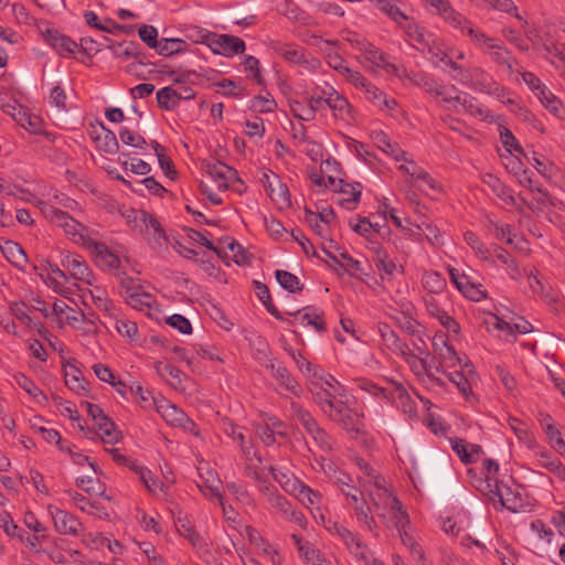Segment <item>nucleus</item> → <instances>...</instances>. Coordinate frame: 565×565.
Masks as SVG:
<instances>
[{
    "label": "nucleus",
    "instance_id": "obj_1",
    "mask_svg": "<svg viewBox=\"0 0 565 565\" xmlns=\"http://www.w3.org/2000/svg\"><path fill=\"white\" fill-rule=\"evenodd\" d=\"M315 404L333 423L349 433L361 429L360 415L348 405L347 391L331 374L310 380L307 384Z\"/></svg>",
    "mask_w": 565,
    "mask_h": 565
},
{
    "label": "nucleus",
    "instance_id": "obj_2",
    "mask_svg": "<svg viewBox=\"0 0 565 565\" xmlns=\"http://www.w3.org/2000/svg\"><path fill=\"white\" fill-rule=\"evenodd\" d=\"M472 44L499 67L503 68L510 76L520 73L519 61L504 43L495 38L486 34L482 30L471 26L466 33Z\"/></svg>",
    "mask_w": 565,
    "mask_h": 565
},
{
    "label": "nucleus",
    "instance_id": "obj_3",
    "mask_svg": "<svg viewBox=\"0 0 565 565\" xmlns=\"http://www.w3.org/2000/svg\"><path fill=\"white\" fill-rule=\"evenodd\" d=\"M42 214L54 225L63 228L65 235L75 244L88 249L95 238L90 235L89 230L73 218L68 213L44 202L38 201Z\"/></svg>",
    "mask_w": 565,
    "mask_h": 565
},
{
    "label": "nucleus",
    "instance_id": "obj_4",
    "mask_svg": "<svg viewBox=\"0 0 565 565\" xmlns=\"http://www.w3.org/2000/svg\"><path fill=\"white\" fill-rule=\"evenodd\" d=\"M290 408L292 418L303 427L319 450L322 452H330L332 450L333 440L331 436L318 424L311 413L295 402H291Z\"/></svg>",
    "mask_w": 565,
    "mask_h": 565
},
{
    "label": "nucleus",
    "instance_id": "obj_5",
    "mask_svg": "<svg viewBox=\"0 0 565 565\" xmlns=\"http://www.w3.org/2000/svg\"><path fill=\"white\" fill-rule=\"evenodd\" d=\"M196 42L206 44L215 54L232 57L245 51V42L235 35L216 34L207 30L196 31Z\"/></svg>",
    "mask_w": 565,
    "mask_h": 565
},
{
    "label": "nucleus",
    "instance_id": "obj_6",
    "mask_svg": "<svg viewBox=\"0 0 565 565\" xmlns=\"http://www.w3.org/2000/svg\"><path fill=\"white\" fill-rule=\"evenodd\" d=\"M425 8L438 14L443 20L454 29L466 35L473 23L461 13L457 12L449 0H422Z\"/></svg>",
    "mask_w": 565,
    "mask_h": 565
},
{
    "label": "nucleus",
    "instance_id": "obj_7",
    "mask_svg": "<svg viewBox=\"0 0 565 565\" xmlns=\"http://www.w3.org/2000/svg\"><path fill=\"white\" fill-rule=\"evenodd\" d=\"M354 43L363 53L365 61L371 64L373 71L382 70L386 74L402 75V66L391 63L387 55L372 43L365 40H355Z\"/></svg>",
    "mask_w": 565,
    "mask_h": 565
},
{
    "label": "nucleus",
    "instance_id": "obj_8",
    "mask_svg": "<svg viewBox=\"0 0 565 565\" xmlns=\"http://www.w3.org/2000/svg\"><path fill=\"white\" fill-rule=\"evenodd\" d=\"M367 491L377 516L386 521L388 510L398 503V499L386 488V480L383 477H376L375 483L370 486Z\"/></svg>",
    "mask_w": 565,
    "mask_h": 565
},
{
    "label": "nucleus",
    "instance_id": "obj_9",
    "mask_svg": "<svg viewBox=\"0 0 565 565\" xmlns=\"http://www.w3.org/2000/svg\"><path fill=\"white\" fill-rule=\"evenodd\" d=\"M203 168L221 191L227 190L231 182L238 180L237 171L221 161L213 160L205 162Z\"/></svg>",
    "mask_w": 565,
    "mask_h": 565
},
{
    "label": "nucleus",
    "instance_id": "obj_10",
    "mask_svg": "<svg viewBox=\"0 0 565 565\" xmlns=\"http://www.w3.org/2000/svg\"><path fill=\"white\" fill-rule=\"evenodd\" d=\"M121 286L125 290V298L129 306L137 310H143L151 307L152 296L146 292L141 287L130 277L121 280Z\"/></svg>",
    "mask_w": 565,
    "mask_h": 565
},
{
    "label": "nucleus",
    "instance_id": "obj_11",
    "mask_svg": "<svg viewBox=\"0 0 565 565\" xmlns=\"http://www.w3.org/2000/svg\"><path fill=\"white\" fill-rule=\"evenodd\" d=\"M61 264L75 280H81L88 285L92 284V270L82 256L70 252L63 253Z\"/></svg>",
    "mask_w": 565,
    "mask_h": 565
},
{
    "label": "nucleus",
    "instance_id": "obj_12",
    "mask_svg": "<svg viewBox=\"0 0 565 565\" xmlns=\"http://www.w3.org/2000/svg\"><path fill=\"white\" fill-rule=\"evenodd\" d=\"M260 182L273 201L285 206L290 204L289 190L277 174L271 171H265L263 172Z\"/></svg>",
    "mask_w": 565,
    "mask_h": 565
},
{
    "label": "nucleus",
    "instance_id": "obj_13",
    "mask_svg": "<svg viewBox=\"0 0 565 565\" xmlns=\"http://www.w3.org/2000/svg\"><path fill=\"white\" fill-rule=\"evenodd\" d=\"M433 349L438 358V361L444 365L445 369L456 367L461 365V359L456 352L455 348L448 343L446 334H436L433 338Z\"/></svg>",
    "mask_w": 565,
    "mask_h": 565
},
{
    "label": "nucleus",
    "instance_id": "obj_14",
    "mask_svg": "<svg viewBox=\"0 0 565 565\" xmlns=\"http://www.w3.org/2000/svg\"><path fill=\"white\" fill-rule=\"evenodd\" d=\"M449 276L454 285L465 297L473 301H479L484 298L481 285L473 282L467 274L461 273L457 268H450Z\"/></svg>",
    "mask_w": 565,
    "mask_h": 565
},
{
    "label": "nucleus",
    "instance_id": "obj_15",
    "mask_svg": "<svg viewBox=\"0 0 565 565\" xmlns=\"http://www.w3.org/2000/svg\"><path fill=\"white\" fill-rule=\"evenodd\" d=\"M267 367L271 370V376L279 383V385L287 392L291 393L295 396H300L302 393V387L296 381V379L290 374L285 365L277 362L276 360H270L267 364Z\"/></svg>",
    "mask_w": 565,
    "mask_h": 565
},
{
    "label": "nucleus",
    "instance_id": "obj_16",
    "mask_svg": "<svg viewBox=\"0 0 565 565\" xmlns=\"http://www.w3.org/2000/svg\"><path fill=\"white\" fill-rule=\"evenodd\" d=\"M493 488L494 489H491L490 492L499 498V501L503 508L514 513L523 509V501L520 492L511 489L502 481L499 482L498 480H494Z\"/></svg>",
    "mask_w": 565,
    "mask_h": 565
},
{
    "label": "nucleus",
    "instance_id": "obj_17",
    "mask_svg": "<svg viewBox=\"0 0 565 565\" xmlns=\"http://www.w3.org/2000/svg\"><path fill=\"white\" fill-rule=\"evenodd\" d=\"M326 105L332 110L335 118L349 120L351 118V105L348 99L340 95L333 87L323 89Z\"/></svg>",
    "mask_w": 565,
    "mask_h": 565
},
{
    "label": "nucleus",
    "instance_id": "obj_18",
    "mask_svg": "<svg viewBox=\"0 0 565 565\" xmlns=\"http://www.w3.org/2000/svg\"><path fill=\"white\" fill-rule=\"evenodd\" d=\"M450 445L459 459L465 465L478 461L483 454L482 447L476 444H469L462 438H451Z\"/></svg>",
    "mask_w": 565,
    "mask_h": 565
},
{
    "label": "nucleus",
    "instance_id": "obj_19",
    "mask_svg": "<svg viewBox=\"0 0 565 565\" xmlns=\"http://www.w3.org/2000/svg\"><path fill=\"white\" fill-rule=\"evenodd\" d=\"M401 73L402 75H397V77L409 81V83L425 89L431 95L441 93L439 83L425 72H409L402 66Z\"/></svg>",
    "mask_w": 565,
    "mask_h": 565
},
{
    "label": "nucleus",
    "instance_id": "obj_20",
    "mask_svg": "<svg viewBox=\"0 0 565 565\" xmlns=\"http://www.w3.org/2000/svg\"><path fill=\"white\" fill-rule=\"evenodd\" d=\"M303 326L312 327L317 332L322 333L327 330L323 312L315 307H306L303 309L290 312Z\"/></svg>",
    "mask_w": 565,
    "mask_h": 565
},
{
    "label": "nucleus",
    "instance_id": "obj_21",
    "mask_svg": "<svg viewBox=\"0 0 565 565\" xmlns=\"http://www.w3.org/2000/svg\"><path fill=\"white\" fill-rule=\"evenodd\" d=\"M55 530L62 534L77 535L82 529V523L71 513L54 509L51 511Z\"/></svg>",
    "mask_w": 565,
    "mask_h": 565
},
{
    "label": "nucleus",
    "instance_id": "obj_22",
    "mask_svg": "<svg viewBox=\"0 0 565 565\" xmlns=\"http://www.w3.org/2000/svg\"><path fill=\"white\" fill-rule=\"evenodd\" d=\"M333 533L342 540L351 554L363 559L366 558V546L356 534L338 523L333 525Z\"/></svg>",
    "mask_w": 565,
    "mask_h": 565
},
{
    "label": "nucleus",
    "instance_id": "obj_23",
    "mask_svg": "<svg viewBox=\"0 0 565 565\" xmlns=\"http://www.w3.org/2000/svg\"><path fill=\"white\" fill-rule=\"evenodd\" d=\"M468 84L466 86L480 93L491 94L499 90V86L493 82L492 77L480 67L470 68Z\"/></svg>",
    "mask_w": 565,
    "mask_h": 565
},
{
    "label": "nucleus",
    "instance_id": "obj_24",
    "mask_svg": "<svg viewBox=\"0 0 565 565\" xmlns=\"http://www.w3.org/2000/svg\"><path fill=\"white\" fill-rule=\"evenodd\" d=\"M425 306L429 316L436 318L444 328L454 333L459 332V323L438 305L433 296L425 298Z\"/></svg>",
    "mask_w": 565,
    "mask_h": 565
},
{
    "label": "nucleus",
    "instance_id": "obj_25",
    "mask_svg": "<svg viewBox=\"0 0 565 565\" xmlns=\"http://www.w3.org/2000/svg\"><path fill=\"white\" fill-rule=\"evenodd\" d=\"M65 384L67 387L77 394H85L86 386L85 380L78 367V362L75 359H71L63 364Z\"/></svg>",
    "mask_w": 565,
    "mask_h": 565
},
{
    "label": "nucleus",
    "instance_id": "obj_26",
    "mask_svg": "<svg viewBox=\"0 0 565 565\" xmlns=\"http://www.w3.org/2000/svg\"><path fill=\"white\" fill-rule=\"evenodd\" d=\"M482 182L507 205L515 206L516 200L512 189L505 185L498 177L486 173L482 177Z\"/></svg>",
    "mask_w": 565,
    "mask_h": 565
},
{
    "label": "nucleus",
    "instance_id": "obj_27",
    "mask_svg": "<svg viewBox=\"0 0 565 565\" xmlns=\"http://www.w3.org/2000/svg\"><path fill=\"white\" fill-rule=\"evenodd\" d=\"M45 40L57 54L64 57L73 56L78 49V44L75 41L58 32L49 31Z\"/></svg>",
    "mask_w": 565,
    "mask_h": 565
},
{
    "label": "nucleus",
    "instance_id": "obj_28",
    "mask_svg": "<svg viewBox=\"0 0 565 565\" xmlns=\"http://www.w3.org/2000/svg\"><path fill=\"white\" fill-rule=\"evenodd\" d=\"M337 253H332L326 247L322 248V252L330 258L332 264H329L334 270L343 269L344 271H360L361 263L354 258H352L347 252L341 250L339 247L335 248Z\"/></svg>",
    "mask_w": 565,
    "mask_h": 565
},
{
    "label": "nucleus",
    "instance_id": "obj_29",
    "mask_svg": "<svg viewBox=\"0 0 565 565\" xmlns=\"http://www.w3.org/2000/svg\"><path fill=\"white\" fill-rule=\"evenodd\" d=\"M0 249L4 258L20 270H23L28 264V257L22 246L13 241H4L0 244Z\"/></svg>",
    "mask_w": 565,
    "mask_h": 565
},
{
    "label": "nucleus",
    "instance_id": "obj_30",
    "mask_svg": "<svg viewBox=\"0 0 565 565\" xmlns=\"http://www.w3.org/2000/svg\"><path fill=\"white\" fill-rule=\"evenodd\" d=\"M273 49L278 55L291 64L301 65L307 63L305 49L295 43L277 42L274 44Z\"/></svg>",
    "mask_w": 565,
    "mask_h": 565
},
{
    "label": "nucleus",
    "instance_id": "obj_31",
    "mask_svg": "<svg viewBox=\"0 0 565 565\" xmlns=\"http://www.w3.org/2000/svg\"><path fill=\"white\" fill-rule=\"evenodd\" d=\"M361 92H363L367 100L381 109L393 110L397 105L394 98H388L383 90L371 82H367Z\"/></svg>",
    "mask_w": 565,
    "mask_h": 565
},
{
    "label": "nucleus",
    "instance_id": "obj_32",
    "mask_svg": "<svg viewBox=\"0 0 565 565\" xmlns=\"http://www.w3.org/2000/svg\"><path fill=\"white\" fill-rule=\"evenodd\" d=\"M130 469L139 476L140 481L150 493L166 494L168 492V486L162 481H158L149 469L136 463H131Z\"/></svg>",
    "mask_w": 565,
    "mask_h": 565
},
{
    "label": "nucleus",
    "instance_id": "obj_33",
    "mask_svg": "<svg viewBox=\"0 0 565 565\" xmlns=\"http://www.w3.org/2000/svg\"><path fill=\"white\" fill-rule=\"evenodd\" d=\"M87 250H89L106 267L110 269L119 268V257L114 254L105 243L95 239Z\"/></svg>",
    "mask_w": 565,
    "mask_h": 565
},
{
    "label": "nucleus",
    "instance_id": "obj_34",
    "mask_svg": "<svg viewBox=\"0 0 565 565\" xmlns=\"http://www.w3.org/2000/svg\"><path fill=\"white\" fill-rule=\"evenodd\" d=\"M402 25L412 44L417 50L425 52L428 39L431 38V34H427L416 22L409 21L408 19L404 21Z\"/></svg>",
    "mask_w": 565,
    "mask_h": 565
},
{
    "label": "nucleus",
    "instance_id": "obj_35",
    "mask_svg": "<svg viewBox=\"0 0 565 565\" xmlns=\"http://www.w3.org/2000/svg\"><path fill=\"white\" fill-rule=\"evenodd\" d=\"M458 108L460 109L458 113H467L482 120H488L493 117L488 108L467 94L461 96Z\"/></svg>",
    "mask_w": 565,
    "mask_h": 565
},
{
    "label": "nucleus",
    "instance_id": "obj_36",
    "mask_svg": "<svg viewBox=\"0 0 565 565\" xmlns=\"http://www.w3.org/2000/svg\"><path fill=\"white\" fill-rule=\"evenodd\" d=\"M491 253L492 259L490 262H494V257L502 266L505 267L512 279H519L521 277L520 268L509 252L494 244L491 246Z\"/></svg>",
    "mask_w": 565,
    "mask_h": 565
},
{
    "label": "nucleus",
    "instance_id": "obj_37",
    "mask_svg": "<svg viewBox=\"0 0 565 565\" xmlns=\"http://www.w3.org/2000/svg\"><path fill=\"white\" fill-rule=\"evenodd\" d=\"M334 192H339L344 195L339 203L348 210H353L360 201L362 186L360 183L350 184L342 181L341 185L337 188Z\"/></svg>",
    "mask_w": 565,
    "mask_h": 565
},
{
    "label": "nucleus",
    "instance_id": "obj_38",
    "mask_svg": "<svg viewBox=\"0 0 565 565\" xmlns=\"http://www.w3.org/2000/svg\"><path fill=\"white\" fill-rule=\"evenodd\" d=\"M288 353L292 358L299 371L302 372L305 376L308 379V382L310 380L321 377L323 374L327 373L320 366L310 363L305 356H302V354L299 351L288 350Z\"/></svg>",
    "mask_w": 565,
    "mask_h": 565
},
{
    "label": "nucleus",
    "instance_id": "obj_39",
    "mask_svg": "<svg viewBox=\"0 0 565 565\" xmlns=\"http://www.w3.org/2000/svg\"><path fill=\"white\" fill-rule=\"evenodd\" d=\"M99 435L104 444L114 445L121 438L120 431L116 428L115 424L106 415L99 420L95 422Z\"/></svg>",
    "mask_w": 565,
    "mask_h": 565
},
{
    "label": "nucleus",
    "instance_id": "obj_40",
    "mask_svg": "<svg viewBox=\"0 0 565 565\" xmlns=\"http://www.w3.org/2000/svg\"><path fill=\"white\" fill-rule=\"evenodd\" d=\"M509 426L518 437L529 449H536V438L534 434L529 429L527 425L515 417L509 419Z\"/></svg>",
    "mask_w": 565,
    "mask_h": 565
},
{
    "label": "nucleus",
    "instance_id": "obj_41",
    "mask_svg": "<svg viewBox=\"0 0 565 565\" xmlns=\"http://www.w3.org/2000/svg\"><path fill=\"white\" fill-rule=\"evenodd\" d=\"M268 470L273 475L274 480L278 482L286 492L290 494L297 492L301 481H299L294 475L289 471L277 469L274 466H270Z\"/></svg>",
    "mask_w": 565,
    "mask_h": 565
},
{
    "label": "nucleus",
    "instance_id": "obj_42",
    "mask_svg": "<svg viewBox=\"0 0 565 565\" xmlns=\"http://www.w3.org/2000/svg\"><path fill=\"white\" fill-rule=\"evenodd\" d=\"M461 371H454L448 374V379L456 384L459 391L468 396L471 393V386L469 383V379L465 375V373L471 374L473 371V365L470 362H465L459 365Z\"/></svg>",
    "mask_w": 565,
    "mask_h": 565
},
{
    "label": "nucleus",
    "instance_id": "obj_43",
    "mask_svg": "<svg viewBox=\"0 0 565 565\" xmlns=\"http://www.w3.org/2000/svg\"><path fill=\"white\" fill-rule=\"evenodd\" d=\"M543 47L552 65L559 71H565V46L558 42H546Z\"/></svg>",
    "mask_w": 565,
    "mask_h": 565
},
{
    "label": "nucleus",
    "instance_id": "obj_44",
    "mask_svg": "<svg viewBox=\"0 0 565 565\" xmlns=\"http://www.w3.org/2000/svg\"><path fill=\"white\" fill-rule=\"evenodd\" d=\"M53 312L58 317L64 316V321L72 327H76L77 323L84 321V317H85L82 311H77V310L71 308L64 301H60V300H57L53 303Z\"/></svg>",
    "mask_w": 565,
    "mask_h": 565
},
{
    "label": "nucleus",
    "instance_id": "obj_45",
    "mask_svg": "<svg viewBox=\"0 0 565 565\" xmlns=\"http://www.w3.org/2000/svg\"><path fill=\"white\" fill-rule=\"evenodd\" d=\"M153 218L151 214L143 210H131L127 215V222L130 227L141 235H145Z\"/></svg>",
    "mask_w": 565,
    "mask_h": 565
},
{
    "label": "nucleus",
    "instance_id": "obj_46",
    "mask_svg": "<svg viewBox=\"0 0 565 565\" xmlns=\"http://www.w3.org/2000/svg\"><path fill=\"white\" fill-rule=\"evenodd\" d=\"M292 495L297 497L299 501L311 510H319L320 504L322 503V495L302 482L300 487H298L297 492L292 493Z\"/></svg>",
    "mask_w": 565,
    "mask_h": 565
},
{
    "label": "nucleus",
    "instance_id": "obj_47",
    "mask_svg": "<svg viewBox=\"0 0 565 565\" xmlns=\"http://www.w3.org/2000/svg\"><path fill=\"white\" fill-rule=\"evenodd\" d=\"M399 355L403 356V359L406 361V363L409 365L412 372L416 376L420 377L427 371V369H426L427 363H426L425 359L429 358L430 354H425V356L417 355L407 345L406 350H403V352H401Z\"/></svg>",
    "mask_w": 565,
    "mask_h": 565
},
{
    "label": "nucleus",
    "instance_id": "obj_48",
    "mask_svg": "<svg viewBox=\"0 0 565 565\" xmlns=\"http://www.w3.org/2000/svg\"><path fill=\"white\" fill-rule=\"evenodd\" d=\"M386 525H392L396 530L405 529L409 524V515L404 509L402 502L398 500L397 504H394L387 512V519L384 521Z\"/></svg>",
    "mask_w": 565,
    "mask_h": 565
},
{
    "label": "nucleus",
    "instance_id": "obj_49",
    "mask_svg": "<svg viewBox=\"0 0 565 565\" xmlns=\"http://www.w3.org/2000/svg\"><path fill=\"white\" fill-rule=\"evenodd\" d=\"M375 142L384 153L393 157L395 160L403 159L407 161V159L405 158V151L401 149L397 143H393L385 134H377L375 136Z\"/></svg>",
    "mask_w": 565,
    "mask_h": 565
},
{
    "label": "nucleus",
    "instance_id": "obj_50",
    "mask_svg": "<svg viewBox=\"0 0 565 565\" xmlns=\"http://www.w3.org/2000/svg\"><path fill=\"white\" fill-rule=\"evenodd\" d=\"M158 411L162 418L171 426L178 427L182 423L183 417L186 415L182 409L175 405L164 401L158 406Z\"/></svg>",
    "mask_w": 565,
    "mask_h": 565
},
{
    "label": "nucleus",
    "instance_id": "obj_51",
    "mask_svg": "<svg viewBox=\"0 0 565 565\" xmlns=\"http://www.w3.org/2000/svg\"><path fill=\"white\" fill-rule=\"evenodd\" d=\"M463 239L471 247L478 258L486 262H490L492 259L491 248L487 247L473 232H466L463 234Z\"/></svg>",
    "mask_w": 565,
    "mask_h": 565
},
{
    "label": "nucleus",
    "instance_id": "obj_52",
    "mask_svg": "<svg viewBox=\"0 0 565 565\" xmlns=\"http://www.w3.org/2000/svg\"><path fill=\"white\" fill-rule=\"evenodd\" d=\"M175 526L180 535L185 537L194 547L202 546V539L195 532L192 523L186 518L179 516L175 521Z\"/></svg>",
    "mask_w": 565,
    "mask_h": 565
},
{
    "label": "nucleus",
    "instance_id": "obj_53",
    "mask_svg": "<svg viewBox=\"0 0 565 565\" xmlns=\"http://www.w3.org/2000/svg\"><path fill=\"white\" fill-rule=\"evenodd\" d=\"M380 333L386 347L396 354L406 350L407 344L387 324L380 326Z\"/></svg>",
    "mask_w": 565,
    "mask_h": 565
},
{
    "label": "nucleus",
    "instance_id": "obj_54",
    "mask_svg": "<svg viewBox=\"0 0 565 565\" xmlns=\"http://www.w3.org/2000/svg\"><path fill=\"white\" fill-rule=\"evenodd\" d=\"M536 97L540 99L542 105L553 115L557 117L561 116L563 104L546 86L536 93Z\"/></svg>",
    "mask_w": 565,
    "mask_h": 565
},
{
    "label": "nucleus",
    "instance_id": "obj_55",
    "mask_svg": "<svg viewBox=\"0 0 565 565\" xmlns=\"http://www.w3.org/2000/svg\"><path fill=\"white\" fill-rule=\"evenodd\" d=\"M143 236L152 248H160L167 243L166 233L156 218L152 220Z\"/></svg>",
    "mask_w": 565,
    "mask_h": 565
},
{
    "label": "nucleus",
    "instance_id": "obj_56",
    "mask_svg": "<svg viewBox=\"0 0 565 565\" xmlns=\"http://www.w3.org/2000/svg\"><path fill=\"white\" fill-rule=\"evenodd\" d=\"M222 248H227L232 253L234 262L238 265H245L249 262L248 254L244 247L232 237H224L220 241Z\"/></svg>",
    "mask_w": 565,
    "mask_h": 565
},
{
    "label": "nucleus",
    "instance_id": "obj_57",
    "mask_svg": "<svg viewBox=\"0 0 565 565\" xmlns=\"http://www.w3.org/2000/svg\"><path fill=\"white\" fill-rule=\"evenodd\" d=\"M186 43L181 39H161L156 51L163 56L179 54L185 51Z\"/></svg>",
    "mask_w": 565,
    "mask_h": 565
},
{
    "label": "nucleus",
    "instance_id": "obj_58",
    "mask_svg": "<svg viewBox=\"0 0 565 565\" xmlns=\"http://www.w3.org/2000/svg\"><path fill=\"white\" fill-rule=\"evenodd\" d=\"M277 107V103L274 97L266 93L265 95L255 96L250 100L249 109L254 113L266 114L273 113Z\"/></svg>",
    "mask_w": 565,
    "mask_h": 565
},
{
    "label": "nucleus",
    "instance_id": "obj_59",
    "mask_svg": "<svg viewBox=\"0 0 565 565\" xmlns=\"http://www.w3.org/2000/svg\"><path fill=\"white\" fill-rule=\"evenodd\" d=\"M356 520L362 523L370 532L376 535L377 523L374 516L371 514V508L366 502L360 503L353 508Z\"/></svg>",
    "mask_w": 565,
    "mask_h": 565
},
{
    "label": "nucleus",
    "instance_id": "obj_60",
    "mask_svg": "<svg viewBox=\"0 0 565 565\" xmlns=\"http://www.w3.org/2000/svg\"><path fill=\"white\" fill-rule=\"evenodd\" d=\"M157 102L160 108L166 110L174 109L179 106L178 95L174 87L168 86L157 92Z\"/></svg>",
    "mask_w": 565,
    "mask_h": 565
},
{
    "label": "nucleus",
    "instance_id": "obj_61",
    "mask_svg": "<svg viewBox=\"0 0 565 565\" xmlns=\"http://www.w3.org/2000/svg\"><path fill=\"white\" fill-rule=\"evenodd\" d=\"M76 486L90 495H103L106 486L97 478L79 477L76 479Z\"/></svg>",
    "mask_w": 565,
    "mask_h": 565
},
{
    "label": "nucleus",
    "instance_id": "obj_62",
    "mask_svg": "<svg viewBox=\"0 0 565 565\" xmlns=\"http://www.w3.org/2000/svg\"><path fill=\"white\" fill-rule=\"evenodd\" d=\"M381 11L387 14L394 22L402 25L407 21V15L396 6L395 0H376Z\"/></svg>",
    "mask_w": 565,
    "mask_h": 565
},
{
    "label": "nucleus",
    "instance_id": "obj_63",
    "mask_svg": "<svg viewBox=\"0 0 565 565\" xmlns=\"http://www.w3.org/2000/svg\"><path fill=\"white\" fill-rule=\"evenodd\" d=\"M278 284L289 292L301 291L302 286L298 277L287 270L278 269L275 273Z\"/></svg>",
    "mask_w": 565,
    "mask_h": 565
},
{
    "label": "nucleus",
    "instance_id": "obj_64",
    "mask_svg": "<svg viewBox=\"0 0 565 565\" xmlns=\"http://www.w3.org/2000/svg\"><path fill=\"white\" fill-rule=\"evenodd\" d=\"M300 555L305 558L307 565H331V562L315 546L301 547Z\"/></svg>",
    "mask_w": 565,
    "mask_h": 565
}]
</instances>
